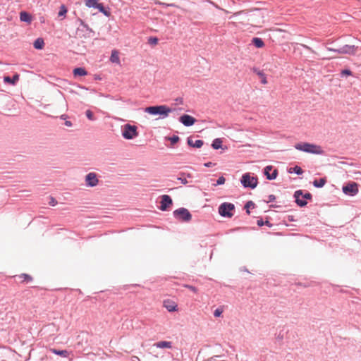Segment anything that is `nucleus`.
Listing matches in <instances>:
<instances>
[{
  "mask_svg": "<svg viewBox=\"0 0 361 361\" xmlns=\"http://www.w3.org/2000/svg\"><path fill=\"white\" fill-rule=\"evenodd\" d=\"M287 219L289 221H295V218L292 215H288Z\"/></svg>",
  "mask_w": 361,
  "mask_h": 361,
  "instance_id": "8fccbe9b",
  "label": "nucleus"
},
{
  "mask_svg": "<svg viewBox=\"0 0 361 361\" xmlns=\"http://www.w3.org/2000/svg\"><path fill=\"white\" fill-rule=\"evenodd\" d=\"M214 165H215V164H214V163H213V162H211V161L206 162V163H204V166L205 167H208V168H209V167H212V166H214Z\"/></svg>",
  "mask_w": 361,
  "mask_h": 361,
  "instance_id": "49530a36",
  "label": "nucleus"
},
{
  "mask_svg": "<svg viewBox=\"0 0 361 361\" xmlns=\"http://www.w3.org/2000/svg\"><path fill=\"white\" fill-rule=\"evenodd\" d=\"M253 71L254 73H255L257 75H258L259 76V78H261V82L262 84H267V78L265 77V74L263 73L262 71H260V70H258L257 68H253Z\"/></svg>",
  "mask_w": 361,
  "mask_h": 361,
  "instance_id": "cd10ccee",
  "label": "nucleus"
},
{
  "mask_svg": "<svg viewBox=\"0 0 361 361\" xmlns=\"http://www.w3.org/2000/svg\"><path fill=\"white\" fill-rule=\"evenodd\" d=\"M64 124L66 126H68V127H71L73 126L72 122L70 121H66Z\"/></svg>",
  "mask_w": 361,
  "mask_h": 361,
  "instance_id": "09e8293b",
  "label": "nucleus"
},
{
  "mask_svg": "<svg viewBox=\"0 0 361 361\" xmlns=\"http://www.w3.org/2000/svg\"><path fill=\"white\" fill-rule=\"evenodd\" d=\"M68 116L66 114H62L61 116H60V118L62 119V120H66Z\"/></svg>",
  "mask_w": 361,
  "mask_h": 361,
  "instance_id": "3c124183",
  "label": "nucleus"
},
{
  "mask_svg": "<svg viewBox=\"0 0 361 361\" xmlns=\"http://www.w3.org/2000/svg\"><path fill=\"white\" fill-rule=\"evenodd\" d=\"M73 74L74 77H81L87 75V71L83 67H78L73 69Z\"/></svg>",
  "mask_w": 361,
  "mask_h": 361,
  "instance_id": "a211bd4d",
  "label": "nucleus"
},
{
  "mask_svg": "<svg viewBox=\"0 0 361 361\" xmlns=\"http://www.w3.org/2000/svg\"><path fill=\"white\" fill-rule=\"evenodd\" d=\"M334 58H335V56L322 57V59H334Z\"/></svg>",
  "mask_w": 361,
  "mask_h": 361,
  "instance_id": "864d4df0",
  "label": "nucleus"
},
{
  "mask_svg": "<svg viewBox=\"0 0 361 361\" xmlns=\"http://www.w3.org/2000/svg\"><path fill=\"white\" fill-rule=\"evenodd\" d=\"M264 175L267 180H275L278 176V171L271 165L267 166L264 169Z\"/></svg>",
  "mask_w": 361,
  "mask_h": 361,
  "instance_id": "9d476101",
  "label": "nucleus"
},
{
  "mask_svg": "<svg viewBox=\"0 0 361 361\" xmlns=\"http://www.w3.org/2000/svg\"><path fill=\"white\" fill-rule=\"evenodd\" d=\"M164 307L170 312H175L177 310V305L175 302L171 300H164Z\"/></svg>",
  "mask_w": 361,
  "mask_h": 361,
  "instance_id": "4468645a",
  "label": "nucleus"
},
{
  "mask_svg": "<svg viewBox=\"0 0 361 361\" xmlns=\"http://www.w3.org/2000/svg\"><path fill=\"white\" fill-rule=\"evenodd\" d=\"M80 26L86 30L88 33H94V31L92 28H90L87 24H86L83 20H80Z\"/></svg>",
  "mask_w": 361,
  "mask_h": 361,
  "instance_id": "473e14b6",
  "label": "nucleus"
},
{
  "mask_svg": "<svg viewBox=\"0 0 361 361\" xmlns=\"http://www.w3.org/2000/svg\"><path fill=\"white\" fill-rule=\"evenodd\" d=\"M173 217L180 221L188 222L192 219V214L188 209L178 208L173 212Z\"/></svg>",
  "mask_w": 361,
  "mask_h": 361,
  "instance_id": "39448f33",
  "label": "nucleus"
},
{
  "mask_svg": "<svg viewBox=\"0 0 361 361\" xmlns=\"http://www.w3.org/2000/svg\"><path fill=\"white\" fill-rule=\"evenodd\" d=\"M334 44V42L328 41V42H326V44H327V45H331V44Z\"/></svg>",
  "mask_w": 361,
  "mask_h": 361,
  "instance_id": "5fc2aeb1",
  "label": "nucleus"
},
{
  "mask_svg": "<svg viewBox=\"0 0 361 361\" xmlns=\"http://www.w3.org/2000/svg\"><path fill=\"white\" fill-rule=\"evenodd\" d=\"M357 47L355 45L345 44L338 49L327 47L326 50L338 54H354Z\"/></svg>",
  "mask_w": 361,
  "mask_h": 361,
  "instance_id": "0eeeda50",
  "label": "nucleus"
},
{
  "mask_svg": "<svg viewBox=\"0 0 361 361\" xmlns=\"http://www.w3.org/2000/svg\"><path fill=\"white\" fill-rule=\"evenodd\" d=\"M295 148L298 150L313 154H321L323 152L319 146L308 142L298 143L295 145Z\"/></svg>",
  "mask_w": 361,
  "mask_h": 361,
  "instance_id": "f03ea898",
  "label": "nucleus"
},
{
  "mask_svg": "<svg viewBox=\"0 0 361 361\" xmlns=\"http://www.w3.org/2000/svg\"><path fill=\"white\" fill-rule=\"evenodd\" d=\"M187 143L190 147L200 148L204 145V141L202 140H196L195 142H193L191 137H188L187 139Z\"/></svg>",
  "mask_w": 361,
  "mask_h": 361,
  "instance_id": "dca6fc26",
  "label": "nucleus"
},
{
  "mask_svg": "<svg viewBox=\"0 0 361 361\" xmlns=\"http://www.w3.org/2000/svg\"><path fill=\"white\" fill-rule=\"evenodd\" d=\"M257 224L259 226H263L265 224L267 226H268L269 227H271L272 226L271 224L269 221H266L264 222L262 219H260L257 220Z\"/></svg>",
  "mask_w": 361,
  "mask_h": 361,
  "instance_id": "72a5a7b5",
  "label": "nucleus"
},
{
  "mask_svg": "<svg viewBox=\"0 0 361 361\" xmlns=\"http://www.w3.org/2000/svg\"><path fill=\"white\" fill-rule=\"evenodd\" d=\"M276 200V196L274 195H269L268 196V200L265 201V202L267 203H269V202H272L274 201H275Z\"/></svg>",
  "mask_w": 361,
  "mask_h": 361,
  "instance_id": "37998d69",
  "label": "nucleus"
},
{
  "mask_svg": "<svg viewBox=\"0 0 361 361\" xmlns=\"http://www.w3.org/2000/svg\"><path fill=\"white\" fill-rule=\"evenodd\" d=\"M85 4L89 8H96L99 2L98 0H86Z\"/></svg>",
  "mask_w": 361,
  "mask_h": 361,
  "instance_id": "c85d7f7f",
  "label": "nucleus"
},
{
  "mask_svg": "<svg viewBox=\"0 0 361 361\" xmlns=\"http://www.w3.org/2000/svg\"><path fill=\"white\" fill-rule=\"evenodd\" d=\"M18 277L20 279H23V281H25L26 283H29L32 281V276L27 274H22L18 276Z\"/></svg>",
  "mask_w": 361,
  "mask_h": 361,
  "instance_id": "c756f323",
  "label": "nucleus"
},
{
  "mask_svg": "<svg viewBox=\"0 0 361 361\" xmlns=\"http://www.w3.org/2000/svg\"><path fill=\"white\" fill-rule=\"evenodd\" d=\"M353 73L350 69H343L341 72V77H346L349 75H352Z\"/></svg>",
  "mask_w": 361,
  "mask_h": 361,
  "instance_id": "e433bc0d",
  "label": "nucleus"
},
{
  "mask_svg": "<svg viewBox=\"0 0 361 361\" xmlns=\"http://www.w3.org/2000/svg\"><path fill=\"white\" fill-rule=\"evenodd\" d=\"M86 185L90 187L96 186L98 183V179L97 175L94 172L87 173L85 176Z\"/></svg>",
  "mask_w": 361,
  "mask_h": 361,
  "instance_id": "ddd939ff",
  "label": "nucleus"
},
{
  "mask_svg": "<svg viewBox=\"0 0 361 361\" xmlns=\"http://www.w3.org/2000/svg\"><path fill=\"white\" fill-rule=\"evenodd\" d=\"M333 48H334V49H338V47H333Z\"/></svg>",
  "mask_w": 361,
  "mask_h": 361,
  "instance_id": "4d7b16f0",
  "label": "nucleus"
},
{
  "mask_svg": "<svg viewBox=\"0 0 361 361\" xmlns=\"http://www.w3.org/2000/svg\"><path fill=\"white\" fill-rule=\"evenodd\" d=\"M172 109L166 105L150 106L145 109V112L153 116H159L161 118L168 117Z\"/></svg>",
  "mask_w": 361,
  "mask_h": 361,
  "instance_id": "f257e3e1",
  "label": "nucleus"
},
{
  "mask_svg": "<svg viewBox=\"0 0 361 361\" xmlns=\"http://www.w3.org/2000/svg\"><path fill=\"white\" fill-rule=\"evenodd\" d=\"M188 177L190 178L191 177V175L190 174H188L187 175Z\"/></svg>",
  "mask_w": 361,
  "mask_h": 361,
  "instance_id": "6e6d98bb",
  "label": "nucleus"
},
{
  "mask_svg": "<svg viewBox=\"0 0 361 361\" xmlns=\"http://www.w3.org/2000/svg\"><path fill=\"white\" fill-rule=\"evenodd\" d=\"M172 204L173 200L171 197L168 195H163L161 196V202L159 209L163 212L167 211L169 206H171Z\"/></svg>",
  "mask_w": 361,
  "mask_h": 361,
  "instance_id": "1a4fd4ad",
  "label": "nucleus"
},
{
  "mask_svg": "<svg viewBox=\"0 0 361 361\" xmlns=\"http://www.w3.org/2000/svg\"><path fill=\"white\" fill-rule=\"evenodd\" d=\"M110 61L112 63H120V59H119V56H118V52L117 50H112L111 51V56H110Z\"/></svg>",
  "mask_w": 361,
  "mask_h": 361,
  "instance_id": "5701e85b",
  "label": "nucleus"
},
{
  "mask_svg": "<svg viewBox=\"0 0 361 361\" xmlns=\"http://www.w3.org/2000/svg\"><path fill=\"white\" fill-rule=\"evenodd\" d=\"M219 214L224 218H231L233 216V211L235 205L231 202H223L219 207Z\"/></svg>",
  "mask_w": 361,
  "mask_h": 361,
  "instance_id": "20e7f679",
  "label": "nucleus"
},
{
  "mask_svg": "<svg viewBox=\"0 0 361 361\" xmlns=\"http://www.w3.org/2000/svg\"><path fill=\"white\" fill-rule=\"evenodd\" d=\"M342 190L345 195L353 197L358 192V184L355 182H350L343 186Z\"/></svg>",
  "mask_w": 361,
  "mask_h": 361,
  "instance_id": "6e6552de",
  "label": "nucleus"
},
{
  "mask_svg": "<svg viewBox=\"0 0 361 361\" xmlns=\"http://www.w3.org/2000/svg\"><path fill=\"white\" fill-rule=\"evenodd\" d=\"M32 16L26 12V11H21L20 13V20L21 22L30 23L32 22Z\"/></svg>",
  "mask_w": 361,
  "mask_h": 361,
  "instance_id": "f3484780",
  "label": "nucleus"
},
{
  "mask_svg": "<svg viewBox=\"0 0 361 361\" xmlns=\"http://www.w3.org/2000/svg\"><path fill=\"white\" fill-rule=\"evenodd\" d=\"M222 312H223V311H222L221 309L217 308V309H216V310H214V316L215 317H220V316H221V314H222Z\"/></svg>",
  "mask_w": 361,
  "mask_h": 361,
  "instance_id": "79ce46f5",
  "label": "nucleus"
},
{
  "mask_svg": "<svg viewBox=\"0 0 361 361\" xmlns=\"http://www.w3.org/2000/svg\"><path fill=\"white\" fill-rule=\"evenodd\" d=\"M302 198H303L304 200H305L307 201V200H312V195L309 192H306L305 193L302 192Z\"/></svg>",
  "mask_w": 361,
  "mask_h": 361,
  "instance_id": "58836bf2",
  "label": "nucleus"
},
{
  "mask_svg": "<svg viewBox=\"0 0 361 361\" xmlns=\"http://www.w3.org/2000/svg\"><path fill=\"white\" fill-rule=\"evenodd\" d=\"M20 75L18 73H15L12 77L10 76H4V82L5 83H8L12 85H16L18 81L19 80Z\"/></svg>",
  "mask_w": 361,
  "mask_h": 361,
  "instance_id": "2eb2a0df",
  "label": "nucleus"
},
{
  "mask_svg": "<svg viewBox=\"0 0 361 361\" xmlns=\"http://www.w3.org/2000/svg\"><path fill=\"white\" fill-rule=\"evenodd\" d=\"M44 46V39L42 38H37L35 40L34 43H33V47L35 49H37V50H41L43 49Z\"/></svg>",
  "mask_w": 361,
  "mask_h": 361,
  "instance_id": "4be33fe9",
  "label": "nucleus"
},
{
  "mask_svg": "<svg viewBox=\"0 0 361 361\" xmlns=\"http://www.w3.org/2000/svg\"><path fill=\"white\" fill-rule=\"evenodd\" d=\"M168 139L171 142V144L172 145H174L178 142L180 138L178 135H173L171 137H169Z\"/></svg>",
  "mask_w": 361,
  "mask_h": 361,
  "instance_id": "c9c22d12",
  "label": "nucleus"
},
{
  "mask_svg": "<svg viewBox=\"0 0 361 361\" xmlns=\"http://www.w3.org/2000/svg\"><path fill=\"white\" fill-rule=\"evenodd\" d=\"M252 43L257 48H262L264 46V41L259 37H253Z\"/></svg>",
  "mask_w": 361,
  "mask_h": 361,
  "instance_id": "393cba45",
  "label": "nucleus"
},
{
  "mask_svg": "<svg viewBox=\"0 0 361 361\" xmlns=\"http://www.w3.org/2000/svg\"><path fill=\"white\" fill-rule=\"evenodd\" d=\"M303 47H304L305 49H307V50H308V51H311L312 53L317 54V53H316V52H315V51H314V50H313L310 47H309V46H307V45H303Z\"/></svg>",
  "mask_w": 361,
  "mask_h": 361,
  "instance_id": "a18cd8bd",
  "label": "nucleus"
},
{
  "mask_svg": "<svg viewBox=\"0 0 361 361\" xmlns=\"http://www.w3.org/2000/svg\"><path fill=\"white\" fill-rule=\"evenodd\" d=\"M96 8L98 9V11L100 13H103L106 17H109L111 15L109 8H106L102 3H99Z\"/></svg>",
  "mask_w": 361,
  "mask_h": 361,
  "instance_id": "aec40b11",
  "label": "nucleus"
},
{
  "mask_svg": "<svg viewBox=\"0 0 361 361\" xmlns=\"http://www.w3.org/2000/svg\"><path fill=\"white\" fill-rule=\"evenodd\" d=\"M288 172L290 173H295L297 175H302L303 173V170L300 166L295 165L293 167H290L288 169Z\"/></svg>",
  "mask_w": 361,
  "mask_h": 361,
  "instance_id": "b1692460",
  "label": "nucleus"
},
{
  "mask_svg": "<svg viewBox=\"0 0 361 361\" xmlns=\"http://www.w3.org/2000/svg\"><path fill=\"white\" fill-rule=\"evenodd\" d=\"M52 352L55 355H60L61 357H68L70 355V352L66 350L53 349Z\"/></svg>",
  "mask_w": 361,
  "mask_h": 361,
  "instance_id": "a878e982",
  "label": "nucleus"
},
{
  "mask_svg": "<svg viewBox=\"0 0 361 361\" xmlns=\"http://www.w3.org/2000/svg\"><path fill=\"white\" fill-rule=\"evenodd\" d=\"M148 42L152 45H156L158 43V39L156 37H150Z\"/></svg>",
  "mask_w": 361,
  "mask_h": 361,
  "instance_id": "ea45409f",
  "label": "nucleus"
},
{
  "mask_svg": "<svg viewBox=\"0 0 361 361\" xmlns=\"http://www.w3.org/2000/svg\"><path fill=\"white\" fill-rule=\"evenodd\" d=\"M326 178H321L319 179H315L312 182V184H313L314 187H315L317 188H321L326 184Z\"/></svg>",
  "mask_w": 361,
  "mask_h": 361,
  "instance_id": "412c9836",
  "label": "nucleus"
},
{
  "mask_svg": "<svg viewBox=\"0 0 361 361\" xmlns=\"http://www.w3.org/2000/svg\"><path fill=\"white\" fill-rule=\"evenodd\" d=\"M178 121L186 127L192 126L196 122V119L188 114H183L180 116L178 118Z\"/></svg>",
  "mask_w": 361,
  "mask_h": 361,
  "instance_id": "9b49d317",
  "label": "nucleus"
},
{
  "mask_svg": "<svg viewBox=\"0 0 361 361\" xmlns=\"http://www.w3.org/2000/svg\"><path fill=\"white\" fill-rule=\"evenodd\" d=\"M240 183L244 188L254 189L257 186V178L250 176L249 173H244L240 179Z\"/></svg>",
  "mask_w": 361,
  "mask_h": 361,
  "instance_id": "423d86ee",
  "label": "nucleus"
},
{
  "mask_svg": "<svg viewBox=\"0 0 361 361\" xmlns=\"http://www.w3.org/2000/svg\"><path fill=\"white\" fill-rule=\"evenodd\" d=\"M225 181H226L225 178L223 176H221L217 179L216 183L215 184H214V185L217 186V185H223V184H224Z\"/></svg>",
  "mask_w": 361,
  "mask_h": 361,
  "instance_id": "4c0bfd02",
  "label": "nucleus"
},
{
  "mask_svg": "<svg viewBox=\"0 0 361 361\" xmlns=\"http://www.w3.org/2000/svg\"><path fill=\"white\" fill-rule=\"evenodd\" d=\"M121 135L126 140H133L138 135L137 128L129 123L122 126Z\"/></svg>",
  "mask_w": 361,
  "mask_h": 361,
  "instance_id": "7ed1b4c3",
  "label": "nucleus"
},
{
  "mask_svg": "<svg viewBox=\"0 0 361 361\" xmlns=\"http://www.w3.org/2000/svg\"><path fill=\"white\" fill-rule=\"evenodd\" d=\"M175 100L178 104H183V99L182 97H178Z\"/></svg>",
  "mask_w": 361,
  "mask_h": 361,
  "instance_id": "de8ad7c7",
  "label": "nucleus"
},
{
  "mask_svg": "<svg viewBox=\"0 0 361 361\" xmlns=\"http://www.w3.org/2000/svg\"><path fill=\"white\" fill-rule=\"evenodd\" d=\"M177 179L183 185H186L188 183V180L185 178L178 177Z\"/></svg>",
  "mask_w": 361,
  "mask_h": 361,
  "instance_id": "c03bdc74",
  "label": "nucleus"
},
{
  "mask_svg": "<svg viewBox=\"0 0 361 361\" xmlns=\"http://www.w3.org/2000/svg\"><path fill=\"white\" fill-rule=\"evenodd\" d=\"M302 190H295L293 194V197L295 198V202L297 204L298 206L300 207H303L307 205V202L302 198Z\"/></svg>",
  "mask_w": 361,
  "mask_h": 361,
  "instance_id": "f8f14e48",
  "label": "nucleus"
},
{
  "mask_svg": "<svg viewBox=\"0 0 361 361\" xmlns=\"http://www.w3.org/2000/svg\"><path fill=\"white\" fill-rule=\"evenodd\" d=\"M255 207V203L252 202V201H248L245 203V209H246V213L247 214H250V207Z\"/></svg>",
  "mask_w": 361,
  "mask_h": 361,
  "instance_id": "2f4dec72",
  "label": "nucleus"
},
{
  "mask_svg": "<svg viewBox=\"0 0 361 361\" xmlns=\"http://www.w3.org/2000/svg\"><path fill=\"white\" fill-rule=\"evenodd\" d=\"M68 12V9L65 6V5L62 4L61 6H60V9H59V16L61 17V16H65L66 14Z\"/></svg>",
  "mask_w": 361,
  "mask_h": 361,
  "instance_id": "7c9ffc66",
  "label": "nucleus"
},
{
  "mask_svg": "<svg viewBox=\"0 0 361 361\" xmlns=\"http://www.w3.org/2000/svg\"><path fill=\"white\" fill-rule=\"evenodd\" d=\"M49 204L51 206H55L57 204V201L53 197H49Z\"/></svg>",
  "mask_w": 361,
  "mask_h": 361,
  "instance_id": "a19ab883",
  "label": "nucleus"
},
{
  "mask_svg": "<svg viewBox=\"0 0 361 361\" xmlns=\"http://www.w3.org/2000/svg\"><path fill=\"white\" fill-rule=\"evenodd\" d=\"M154 345L157 348H171L172 343L171 341H163L155 343Z\"/></svg>",
  "mask_w": 361,
  "mask_h": 361,
  "instance_id": "6ab92c4d",
  "label": "nucleus"
},
{
  "mask_svg": "<svg viewBox=\"0 0 361 361\" xmlns=\"http://www.w3.org/2000/svg\"><path fill=\"white\" fill-rule=\"evenodd\" d=\"M85 115L87 116V118L90 120V121H94L95 120V117L94 116V114L92 113V111L91 110H87L85 111Z\"/></svg>",
  "mask_w": 361,
  "mask_h": 361,
  "instance_id": "f704fd0d",
  "label": "nucleus"
},
{
  "mask_svg": "<svg viewBox=\"0 0 361 361\" xmlns=\"http://www.w3.org/2000/svg\"><path fill=\"white\" fill-rule=\"evenodd\" d=\"M191 290H192L193 292H195L196 291V288L192 286H188Z\"/></svg>",
  "mask_w": 361,
  "mask_h": 361,
  "instance_id": "603ef678",
  "label": "nucleus"
},
{
  "mask_svg": "<svg viewBox=\"0 0 361 361\" xmlns=\"http://www.w3.org/2000/svg\"><path fill=\"white\" fill-rule=\"evenodd\" d=\"M212 147L214 149H222V140L221 138H215L212 143Z\"/></svg>",
  "mask_w": 361,
  "mask_h": 361,
  "instance_id": "bb28decb",
  "label": "nucleus"
}]
</instances>
